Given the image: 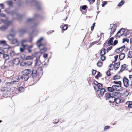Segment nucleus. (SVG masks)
Masks as SVG:
<instances>
[{"mask_svg": "<svg viewBox=\"0 0 132 132\" xmlns=\"http://www.w3.org/2000/svg\"><path fill=\"white\" fill-rule=\"evenodd\" d=\"M43 67H38L37 69H34L32 71V75L33 78L39 79V77L43 74Z\"/></svg>", "mask_w": 132, "mask_h": 132, "instance_id": "obj_1", "label": "nucleus"}, {"mask_svg": "<svg viewBox=\"0 0 132 132\" xmlns=\"http://www.w3.org/2000/svg\"><path fill=\"white\" fill-rule=\"evenodd\" d=\"M43 39L42 37L38 39L37 42L36 44L40 50V52L41 53H43L47 50V49L45 47V45L42 44L41 42Z\"/></svg>", "mask_w": 132, "mask_h": 132, "instance_id": "obj_2", "label": "nucleus"}, {"mask_svg": "<svg viewBox=\"0 0 132 132\" xmlns=\"http://www.w3.org/2000/svg\"><path fill=\"white\" fill-rule=\"evenodd\" d=\"M10 90V88L8 87H4L1 88V91L2 93V96L5 98L7 97Z\"/></svg>", "mask_w": 132, "mask_h": 132, "instance_id": "obj_3", "label": "nucleus"}, {"mask_svg": "<svg viewBox=\"0 0 132 132\" xmlns=\"http://www.w3.org/2000/svg\"><path fill=\"white\" fill-rule=\"evenodd\" d=\"M94 88L95 90H96V95L98 97L102 96L104 94V93L105 92V88H101L100 90L97 89L96 86H94Z\"/></svg>", "mask_w": 132, "mask_h": 132, "instance_id": "obj_4", "label": "nucleus"}, {"mask_svg": "<svg viewBox=\"0 0 132 132\" xmlns=\"http://www.w3.org/2000/svg\"><path fill=\"white\" fill-rule=\"evenodd\" d=\"M117 28V24H111L110 28V36H112L114 32L116 31Z\"/></svg>", "mask_w": 132, "mask_h": 132, "instance_id": "obj_5", "label": "nucleus"}, {"mask_svg": "<svg viewBox=\"0 0 132 132\" xmlns=\"http://www.w3.org/2000/svg\"><path fill=\"white\" fill-rule=\"evenodd\" d=\"M123 81L124 86L125 87L127 88L129 86L130 82L128 78L126 77H124L123 79Z\"/></svg>", "mask_w": 132, "mask_h": 132, "instance_id": "obj_6", "label": "nucleus"}, {"mask_svg": "<svg viewBox=\"0 0 132 132\" xmlns=\"http://www.w3.org/2000/svg\"><path fill=\"white\" fill-rule=\"evenodd\" d=\"M120 62H118L117 63H115L114 65L112 64L109 66L110 68H113L115 70H117L119 67Z\"/></svg>", "mask_w": 132, "mask_h": 132, "instance_id": "obj_7", "label": "nucleus"}, {"mask_svg": "<svg viewBox=\"0 0 132 132\" xmlns=\"http://www.w3.org/2000/svg\"><path fill=\"white\" fill-rule=\"evenodd\" d=\"M31 70L30 69H26L23 70L22 72V73L24 76L27 77V79L29 77L28 75L31 73Z\"/></svg>", "mask_w": 132, "mask_h": 132, "instance_id": "obj_8", "label": "nucleus"}, {"mask_svg": "<svg viewBox=\"0 0 132 132\" xmlns=\"http://www.w3.org/2000/svg\"><path fill=\"white\" fill-rule=\"evenodd\" d=\"M125 30L124 29H121L116 34L115 36L116 37H119L123 34L125 32Z\"/></svg>", "mask_w": 132, "mask_h": 132, "instance_id": "obj_9", "label": "nucleus"}, {"mask_svg": "<svg viewBox=\"0 0 132 132\" xmlns=\"http://www.w3.org/2000/svg\"><path fill=\"white\" fill-rule=\"evenodd\" d=\"M32 62L30 61H27L25 62H22L21 65L23 66H29L31 64Z\"/></svg>", "mask_w": 132, "mask_h": 132, "instance_id": "obj_10", "label": "nucleus"}, {"mask_svg": "<svg viewBox=\"0 0 132 132\" xmlns=\"http://www.w3.org/2000/svg\"><path fill=\"white\" fill-rule=\"evenodd\" d=\"M128 65L126 64H123L121 65V69H120V71L122 72L124 70H127L128 69Z\"/></svg>", "mask_w": 132, "mask_h": 132, "instance_id": "obj_11", "label": "nucleus"}, {"mask_svg": "<svg viewBox=\"0 0 132 132\" xmlns=\"http://www.w3.org/2000/svg\"><path fill=\"white\" fill-rule=\"evenodd\" d=\"M41 53L40 51L39 52H37L34 53L32 55V56L34 57H36V59H39L40 56L41 55Z\"/></svg>", "mask_w": 132, "mask_h": 132, "instance_id": "obj_12", "label": "nucleus"}, {"mask_svg": "<svg viewBox=\"0 0 132 132\" xmlns=\"http://www.w3.org/2000/svg\"><path fill=\"white\" fill-rule=\"evenodd\" d=\"M125 47V46L124 45L122 47H121L119 48H117L115 50V52L118 53H121L122 52L123 50Z\"/></svg>", "mask_w": 132, "mask_h": 132, "instance_id": "obj_13", "label": "nucleus"}, {"mask_svg": "<svg viewBox=\"0 0 132 132\" xmlns=\"http://www.w3.org/2000/svg\"><path fill=\"white\" fill-rule=\"evenodd\" d=\"M12 61L14 64L18 65L19 63L20 60L19 58H14L13 59Z\"/></svg>", "mask_w": 132, "mask_h": 132, "instance_id": "obj_14", "label": "nucleus"}, {"mask_svg": "<svg viewBox=\"0 0 132 132\" xmlns=\"http://www.w3.org/2000/svg\"><path fill=\"white\" fill-rule=\"evenodd\" d=\"M114 38L113 37H112L108 40V44L109 46L112 45L113 44V42Z\"/></svg>", "mask_w": 132, "mask_h": 132, "instance_id": "obj_15", "label": "nucleus"}, {"mask_svg": "<svg viewBox=\"0 0 132 132\" xmlns=\"http://www.w3.org/2000/svg\"><path fill=\"white\" fill-rule=\"evenodd\" d=\"M28 42V40L26 39H24L22 40L21 41V45L23 47H26L27 45L25 44Z\"/></svg>", "mask_w": 132, "mask_h": 132, "instance_id": "obj_16", "label": "nucleus"}, {"mask_svg": "<svg viewBox=\"0 0 132 132\" xmlns=\"http://www.w3.org/2000/svg\"><path fill=\"white\" fill-rule=\"evenodd\" d=\"M33 45H31L30 46H27L26 47V49L28 51V53H30L32 52V48L33 47Z\"/></svg>", "mask_w": 132, "mask_h": 132, "instance_id": "obj_17", "label": "nucleus"}, {"mask_svg": "<svg viewBox=\"0 0 132 132\" xmlns=\"http://www.w3.org/2000/svg\"><path fill=\"white\" fill-rule=\"evenodd\" d=\"M6 43V42L5 40H0V48H2L5 45Z\"/></svg>", "mask_w": 132, "mask_h": 132, "instance_id": "obj_18", "label": "nucleus"}, {"mask_svg": "<svg viewBox=\"0 0 132 132\" xmlns=\"http://www.w3.org/2000/svg\"><path fill=\"white\" fill-rule=\"evenodd\" d=\"M7 52L8 54H10L11 56H13L14 54V52L12 50L11 48L7 50Z\"/></svg>", "mask_w": 132, "mask_h": 132, "instance_id": "obj_19", "label": "nucleus"}, {"mask_svg": "<svg viewBox=\"0 0 132 132\" xmlns=\"http://www.w3.org/2000/svg\"><path fill=\"white\" fill-rule=\"evenodd\" d=\"M118 56L119 59L121 60L123 59L125 57V53L122 52L120 53Z\"/></svg>", "mask_w": 132, "mask_h": 132, "instance_id": "obj_20", "label": "nucleus"}, {"mask_svg": "<svg viewBox=\"0 0 132 132\" xmlns=\"http://www.w3.org/2000/svg\"><path fill=\"white\" fill-rule=\"evenodd\" d=\"M109 70L106 72L105 73L106 75L108 76H111L112 75V73L110 71L111 70H113V68H110Z\"/></svg>", "mask_w": 132, "mask_h": 132, "instance_id": "obj_21", "label": "nucleus"}, {"mask_svg": "<svg viewBox=\"0 0 132 132\" xmlns=\"http://www.w3.org/2000/svg\"><path fill=\"white\" fill-rule=\"evenodd\" d=\"M39 59H36L35 61V65L39 66L42 64L41 62L39 60Z\"/></svg>", "mask_w": 132, "mask_h": 132, "instance_id": "obj_22", "label": "nucleus"}, {"mask_svg": "<svg viewBox=\"0 0 132 132\" xmlns=\"http://www.w3.org/2000/svg\"><path fill=\"white\" fill-rule=\"evenodd\" d=\"M7 64L9 67H13L14 65L12 60L9 61L7 63Z\"/></svg>", "mask_w": 132, "mask_h": 132, "instance_id": "obj_23", "label": "nucleus"}, {"mask_svg": "<svg viewBox=\"0 0 132 132\" xmlns=\"http://www.w3.org/2000/svg\"><path fill=\"white\" fill-rule=\"evenodd\" d=\"M108 100L110 103H112L114 102L115 98L114 97L112 96Z\"/></svg>", "mask_w": 132, "mask_h": 132, "instance_id": "obj_24", "label": "nucleus"}, {"mask_svg": "<svg viewBox=\"0 0 132 132\" xmlns=\"http://www.w3.org/2000/svg\"><path fill=\"white\" fill-rule=\"evenodd\" d=\"M12 43L13 44H15L17 46H18L19 44V42L18 40L16 39H13L12 40Z\"/></svg>", "mask_w": 132, "mask_h": 132, "instance_id": "obj_25", "label": "nucleus"}, {"mask_svg": "<svg viewBox=\"0 0 132 132\" xmlns=\"http://www.w3.org/2000/svg\"><path fill=\"white\" fill-rule=\"evenodd\" d=\"M13 82H18L19 81V78L18 76H16L15 77H13Z\"/></svg>", "mask_w": 132, "mask_h": 132, "instance_id": "obj_26", "label": "nucleus"}, {"mask_svg": "<svg viewBox=\"0 0 132 132\" xmlns=\"http://www.w3.org/2000/svg\"><path fill=\"white\" fill-rule=\"evenodd\" d=\"M121 76L120 75H116L112 78V79L113 80H118L120 79Z\"/></svg>", "mask_w": 132, "mask_h": 132, "instance_id": "obj_27", "label": "nucleus"}, {"mask_svg": "<svg viewBox=\"0 0 132 132\" xmlns=\"http://www.w3.org/2000/svg\"><path fill=\"white\" fill-rule=\"evenodd\" d=\"M114 90H116L117 91L120 90L119 87L121 86H119V85H113V86Z\"/></svg>", "mask_w": 132, "mask_h": 132, "instance_id": "obj_28", "label": "nucleus"}, {"mask_svg": "<svg viewBox=\"0 0 132 132\" xmlns=\"http://www.w3.org/2000/svg\"><path fill=\"white\" fill-rule=\"evenodd\" d=\"M8 28L7 25L2 26L0 27V29L2 31L5 30Z\"/></svg>", "mask_w": 132, "mask_h": 132, "instance_id": "obj_29", "label": "nucleus"}, {"mask_svg": "<svg viewBox=\"0 0 132 132\" xmlns=\"http://www.w3.org/2000/svg\"><path fill=\"white\" fill-rule=\"evenodd\" d=\"M95 86L96 87V88H97V90H99L100 89H101V88H103L102 84L100 83L98 84Z\"/></svg>", "mask_w": 132, "mask_h": 132, "instance_id": "obj_30", "label": "nucleus"}, {"mask_svg": "<svg viewBox=\"0 0 132 132\" xmlns=\"http://www.w3.org/2000/svg\"><path fill=\"white\" fill-rule=\"evenodd\" d=\"M105 96L106 99L107 100L112 96V95L110 93H107L105 94Z\"/></svg>", "mask_w": 132, "mask_h": 132, "instance_id": "obj_31", "label": "nucleus"}, {"mask_svg": "<svg viewBox=\"0 0 132 132\" xmlns=\"http://www.w3.org/2000/svg\"><path fill=\"white\" fill-rule=\"evenodd\" d=\"M106 49L104 48H102L100 50V55H105V54Z\"/></svg>", "mask_w": 132, "mask_h": 132, "instance_id": "obj_32", "label": "nucleus"}, {"mask_svg": "<svg viewBox=\"0 0 132 132\" xmlns=\"http://www.w3.org/2000/svg\"><path fill=\"white\" fill-rule=\"evenodd\" d=\"M126 104L128 105V108H132V101H127L126 102Z\"/></svg>", "mask_w": 132, "mask_h": 132, "instance_id": "obj_33", "label": "nucleus"}, {"mask_svg": "<svg viewBox=\"0 0 132 132\" xmlns=\"http://www.w3.org/2000/svg\"><path fill=\"white\" fill-rule=\"evenodd\" d=\"M3 57L5 61L9 59V55L6 54H3Z\"/></svg>", "mask_w": 132, "mask_h": 132, "instance_id": "obj_34", "label": "nucleus"}, {"mask_svg": "<svg viewBox=\"0 0 132 132\" xmlns=\"http://www.w3.org/2000/svg\"><path fill=\"white\" fill-rule=\"evenodd\" d=\"M60 27L62 28L63 30H66L68 28V25L67 24H65L64 25H62Z\"/></svg>", "mask_w": 132, "mask_h": 132, "instance_id": "obj_35", "label": "nucleus"}, {"mask_svg": "<svg viewBox=\"0 0 132 132\" xmlns=\"http://www.w3.org/2000/svg\"><path fill=\"white\" fill-rule=\"evenodd\" d=\"M121 100L119 98H115L114 102L117 104H118L121 102Z\"/></svg>", "mask_w": 132, "mask_h": 132, "instance_id": "obj_36", "label": "nucleus"}, {"mask_svg": "<svg viewBox=\"0 0 132 132\" xmlns=\"http://www.w3.org/2000/svg\"><path fill=\"white\" fill-rule=\"evenodd\" d=\"M108 91L110 92H112L114 91L113 86L112 87H108L107 88Z\"/></svg>", "mask_w": 132, "mask_h": 132, "instance_id": "obj_37", "label": "nucleus"}, {"mask_svg": "<svg viewBox=\"0 0 132 132\" xmlns=\"http://www.w3.org/2000/svg\"><path fill=\"white\" fill-rule=\"evenodd\" d=\"M113 83L117 84L118 85H119V86H121V82L120 81H114L113 82Z\"/></svg>", "mask_w": 132, "mask_h": 132, "instance_id": "obj_38", "label": "nucleus"}, {"mask_svg": "<svg viewBox=\"0 0 132 132\" xmlns=\"http://www.w3.org/2000/svg\"><path fill=\"white\" fill-rule=\"evenodd\" d=\"M15 35V34H10L8 36L7 38L9 40H11V37H14Z\"/></svg>", "mask_w": 132, "mask_h": 132, "instance_id": "obj_39", "label": "nucleus"}, {"mask_svg": "<svg viewBox=\"0 0 132 132\" xmlns=\"http://www.w3.org/2000/svg\"><path fill=\"white\" fill-rule=\"evenodd\" d=\"M11 47H10V46L6 44V43L5 45H4V46L2 47V49H7V50L9 49V48H10Z\"/></svg>", "mask_w": 132, "mask_h": 132, "instance_id": "obj_40", "label": "nucleus"}, {"mask_svg": "<svg viewBox=\"0 0 132 132\" xmlns=\"http://www.w3.org/2000/svg\"><path fill=\"white\" fill-rule=\"evenodd\" d=\"M24 90V88L22 87H20L18 88V90L20 92H23Z\"/></svg>", "mask_w": 132, "mask_h": 132, "instance_id": "obj_41", "label": "nucleus"}, {"mask_svg": "<svg viewBox=\"0 0 132 132\" xmlns=\"http://www.w3.org/2000/svg\"><path fill=\"white\" fill-rule=\"evenodd\" d=\"M125 1L124 0H121V1L118 4V6H121L125 3Z\"/></svg>", "mask_w": 132, "mask_h": 132, "instance_id": "obj_42", "label": "nucleus"}, {"mask_svg": "<svg viewBox=\"0 0 132 132\" xmlns=\"http://www.w3.org/2000/svg\"><path fill=\"white\" fill-rule=\"evenodd\" d=\"M101 56V59L102 61L106 59V57L105 55H100Z\"/></svg>", "mask_w": 132, "mask_h": 132, "instance_id": "obj_43", "label": "nucleus"}, {"mask_svg": "<svg viewBox=\"0 0 132 132\" xmlns=\"http://www.w3.org/2000/svg\"><path fill=\"white\" fill-rule=\"evenodd\" d=\"M7 4L10 6H12L13 5V2L11 1H8L7 2Z\"/></svg>", "mask_w": 132, "mask_h": 132, "instance_id": "obj_44", "label": "nucleus"}, {"mask_svg": "<svg viewBox=\"0 0 132 132\" xmlns=\"http://www.w3.org/2000/svg\"><path fill=\"white\" fill-rule=\"evenodd\" d=\"M128 57L131 58H132V51H129L128 54Z\"/></svg>", "mask_w": 132, "mask_h": 132, "instance_id": "obj_45", "label": "nucleus"}, {"mask_svg": "<svg viewBox=\"0 0 132 132\" xmlns=\"http://www.w3.org/2000/svg\"><path fill=\"white\" fill-rule=\"evenodd\" d=\"M97 65L98 67H100L102 66V63L101 62L98 61L97 63Z\"/></svg>", "mask_w": 132, "mask_h": 132, "instance_id": "obj_46", "label": "nucleus"}, {"mask_svg": "<svg viewBox=\"0 0 132 132\" xmlns=\"http://www.w3.org/2000/svg\"><path fill=\"white\" fill-rule=\"evenodd\" d=\"M33 59V57L31 56H27L26 58V60H31Z\"/></svg>", "mask_w": 132, "mask_h": 132, "instance_id": "obj_47", "label": "nucleus"}, {"mask_svg": "<svg viewBox=\"0 0 132 132\" xmlns=\"http://www.w3.org/2000/svg\"><path fill=\"white\" fill-rule=\"evenodd\" d=\"M101 76V73L99 72H98L97 75H96L95 76V78L97 79H98L99 77Z\"/></svg>", "mask_w": 132, "mask_h": 132, "instance_id": "obj_48", "label": "nucleus"}, {"mask_svg": "<svg viewBox=\"0 0 132 132\" xmlns=\"http://www.w3.org/2000/svg\"><path fill=\"white\" fill-rule=\"evenodd\" d=\"M81 7V9L82 10H85L87 8L86 5H84L81 6H80V7Z\"/></svg>", "mask_w": 132, "mask_h": 132, "instance_id": "obj_49", "label": "nucleus"}, {"mask_svg": "<svg viewBox=\"0 0 132 132\" xmlns=\"http://www.w3.org/2000/svg\"><path fill=\"white\" fill-rule=\"evenodd\" d=\"M25 55L23 54H21L20 55V58L22 59H24L25 58Z\"/></svg>", "mask_w": 132, "mask_h": 132, "instance_id": "obj_50", "label": "nucleus"}, {"mask_svg": "<svg viewBox=\"0 0 132 132\" xmlns=\"http://www.w3.org/2000/svg\"><path fill=\"white\" fill-rule=\"evenodd\" d=\"M9 67H8L7 64V65H2V66L1 68H2L3 69H7Z\"/></svg>", "mask_w": 132, "mask_h": 132, "instance_id": "obj_51", "label": "nucleus"}, {"mask_svg": "<svg viewBox=\"0 0 132 132\" xmlns=\"http://www.w3.org/2000/svg\"><path fill=\"white\" fill-rule=\"evenodd\" d=\"M112 48V46H111L108 47L106 49V51L107 53L110 50H111Z\"/></svg>", "mask_w": 132, "mask_h": 132, "instance_id": "obj_52", "label": "nucleus"}, {"mask_svg": "<svg viewBox=\"0 0 132 132\" xmlns=\"http://www.w3.org/2000/svg\"><path fill=\"white\" fill-rule=\"evenodd\" d=\"M118 55H116L114 57V61H113V62L115 63L117 61V60L118 58Z\"/></svg>", "mask_w": 132, "mask_h": 132, "instance_id": "obj_53", "label": "nucleus"}, {"mask_svg": "<svg viewBox=\"0 0 132 132\" xmlns=\"http://www.w3.org/2000/svg\"><path fill=\"white\" fill-rule=\"evenodd\" d=\"M125 42L128 43L129 42V39L127 38H123V40L122 42L124 43Z\"/></svg>", "mask_w": 132, "mask_h": 132, "instance_id": "obj_54", "label": "nucleus"}, {"mask_svg": "<svg viewBox=\"0 0 132 132\" xmlns=\"http://www.w3.org/2000/svg\"><path fill=\"white\" fill-rule=\"evenodd\" d=\"M25 49H26V47H23V48L20 47V51L21 52H23Z\"/></svg>", "mask_w": 132, "mask_h": 132, "instance_id": "obj_55", "label": "nucleus"}, {"mask_svg": "<svg viewBox=\"0 0 132 132\" xmlns=\"http://www.w3.org/2000/svg\"><path fill=\"white\" fill-rule=\"evenodd\" d=\"M110 128V126H106L105 127L104 130V131H106V130Z\"/></svg>", "mask_w": 132, "mask_h": 132, "instance_id": "obj_56", "label": "nucleus"}, {"mask_svg": "<svg viewBox=\"0 0 132 132\" xmlns=\"http://www.w3.org/2000/svg\"><path fill=\"white\" fill-rule=\"evenodd\" d=\"M26 31V29H21L20 30V31L22 33H25Z\"/></svg>", "mask_w": 132, "mask_h": 132, "instance_id": "obj_57", "label": "nucleus"}, {"mask_svg": "<svg viewBox=\"0 0 132 132\" xmlns=\"http://www.w3.org/2000/svg\"><path fill=\"white\" fill-rule=\"evenodd\" d=\"M107 2L103 1L102 3V7H104L105 5L107 4Z\"/></svg>", "mask_w": 132, "mask_h": 132, "instance_id": "obj_58", "label": "nucleus"}, {"mask_svg": "<svg viewBox=\"0 0 132 132\" xmlns=\"http://www.w3.org/2000/svg\"><path fill=\"white\" fill-rule=\"evenodd\" d=\"M129 78L130 80H131V84H130V85L132 86V75H129Z\"/></svg>", "mask_w": 132, "mask_h": 132, "instance_id": "obj_59", "label": "nucleus"}, {"mask_svg": "<svg viewBox=\"0 0 132 132\" xmlns=\"http://www.w3.org/2000/svg\"><path fill=\"white\" fill-rule=\"evenodd\" d=\"M118 43V41L117 40H115L114 42H113V46L116 45Z\"/></svg>", "mask_w": 132, "mask_h": 132, "instance_id": "obj_60", "label": "nucleus"}, {"mask_svg": "<svg viewBox=\"0 0 132 132\" xmlns=\"http://www.w3.org/2000/svg\"><path fill=\"white\" fill-rule=\"evenodd\" d=\"M59 120L57 119H55L53 121V122L54 123L56 124L59 122Z\"/></svg>", "mask_w": 132, "mask_h": 132, "instance_id": "obj_61", "label": "nucleus"}, {"mask_svg": "<svg viewBox=\"0 0 132 132\" xmlns=\"http://www.w3.org/2000/svg\"><path fill=\"white\" fill-rule=\"evenodd\" d=\"M95 23H94L93 24H92V26L91 27V30H93L95 26Z\"/></svg>", "mask_w": 132, "mask_h": 132, "instance_id": "obj_62", "label": "nucleus"}, {"mask_svg": "<svg viewBox=\"0 0 132 132\" xmlns=\"http://www.w3.org/2000/svg\"><path fill=\"white\" fill-rule=\"evenodd\" d=\"M13 81L7 82H6V84L7 85H10L11 84H13Z\"/></svg>", "mask_w": 132, "mask_h": 132, "instance_id": "obj_63", "label": "nucleus"}, {"mask_svg": "<svg viewBox=\"0 0 132 132\" xmlns=\"http://www.w3.org/2000/svg\"><path fill=\"white\" fill-rule=\"evenodd\" d=\"M96 70L93 69L92 72V75H94L96 73Z\"/></svg>", "mask_w": 132, "mask_h": 132, "instance_id": "obj_64", "label": "nucleus"}]
</instances>
